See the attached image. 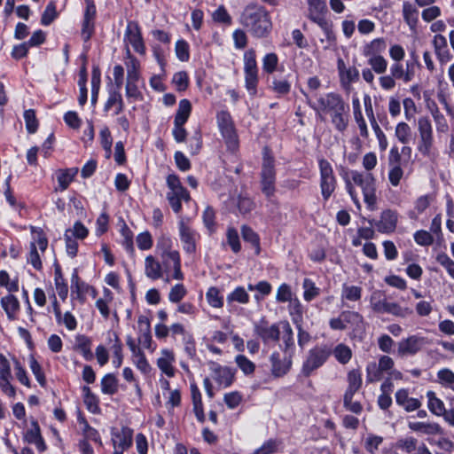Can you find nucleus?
Wrapping results in <instances>:
<instances>
[{
	"mask_svg": "<svg viewBox=\"0 0 454 454\" xmlns=\"http://www.w3.org/2000/svg\"><path fill=\"white\" fill-rule=\"evenodd\" d=\"M309 106L317 113L329 114L331 122L340 132L347 129L349 121V106L342 96L336 92H328L320 96L317 103L308 101Z\"/></svg>",
	"mask_w": 454,
	"mask_h": 454,
	"instance_id": "1",
	"label": "nucleus"
},
{
	"mask_svg": "<svg viewBox=\"0 0 454 454\" xmlns=\"http://www.w3.org/2000/svg\"><path fill=\"white\" fill-rule=\"evenodd\" d=\"M172 238L161 233L156 241L155 254L160 259V263L165 270V282L169 283L170 278L183 280L184 275L182 271L181 256L178 250L173 248Z\"/></svg>",
	"mask_w": 454,
	"mask_h": 454,
	"instance_id": "2",
	"label": "nucleus"
},
{
	"mask_svg": "<svg viewBox=\"0 0 454 454\" xmlns=\"http://www.w3.org/2000/svg\"><path fill=\"white\" fill-rule=\"evenodd\" d=\"M351 180L348 174L343 176V179L346 185V190L350 195L353 202L356 207H360L359 200L357 193L353 186L352 182L362 189L364 195V201L367 205L370 210H374L376 207L377 197H376V184L375 178L371 173L363 174L358 171L353 170L350 172Z\"/></svg>",
	"mask_w": 454,
	"mask_h": 454,
	"instance_id": "3",
	"label": "nucleus"
},
{
	"mask_svg": "<svg viewBox=\"0 0 454 454\" xmlns=\"http://www.w3.org/2000/svg\"><path fill=\"white\" fill-rule=\"evenodd\" d=\"M239 22L255 37H264L271 30V20L269 12L256 4L247 5L242 12Z\"/></svg>",
	"mask_w": 454,
	"mask_h": 454,
	"instance_id": "4",
	"label": "nucleus"
},
{
	"mask_svg": "<svg viewBox=\"0 0 454 454\" xmlns=\"http://www.w3.org/2000/svg\"><path fill=\"white\" fill-rule=\"evenodd\" d=\"M260 184L262 193L268 198L274 196L276 192V168L275 158L269 147L262 150V170Z\"/></svg>",
	"mask_w": 454,
	"mask_h": 454,
	"instance_id": "5",
	"label": "nucleus"
},
{
	"mask_svg": "<svg viewBox=\"0 0 454 454\" xmlns=\"http://www.w3.org/2000/svg\"><path fill=\"white\" fill-rule=\"evenodd\" d=\"M385 376L401 380L403 374L394 368V361L387 356H381L379 362H370L366 365V382L374 383L381 380Z\"/></svg>",
	"mask_w": 454,
	"mask_h": 454,
	"instance_id": "6",
	"label": "nucleus"
},
{
	"mask_svg": "<svg viewBox=\"0 0 454 454\" xmlns=\"http://www.w3.org/2000/svg\"><path fill=\"white\" fill-rule=\"evenodd\" d=\"M294 349V342H283L279 344L278 350H275L271 354V373L273 376L282 377L289 372Z\"/></svg>",
	"mask_w": 454,
	"mask_h": 454,
	"instance_id": "7",
	"label": "nucleus"
},
{
	"mask_svg": "<svg viewBox=\"0 0 454 454\" xmlns=\"http://www.w3.org/2000/svg\"><path fill=\"white\" fill-rule=\"evenodd\" d=\"M258 336L264 340H292L293 330L287 321H279L273 325H269L267 321L262 320L255 326Z\"/></svg>",
	"mask_w": 454,
	"mask_h": 454,
	"instance_id": "8",
	"label": "nucleus"
},
{
	"mask_svg": "<svg viewBox=\"0 0 454 454\" xmlns=\"http://www.w3.org/2000/svg\"><path fill=\"white\" fill-rule=\"evenodd\" d=\"M419 139L417 143L418 152L424 157H430L434 149V131L430 119L427 116H420L417 121Z\"/></svg>",
	"mask_w": 454,
	"mask_h": 454,
	"instance_id": "9",
	"label": "nucleus"
},
{
	"mask_svg": "<svg viewBox=\"0 0 454 454\" xmlns=\"http://www.w3.org/2000/svg\"><path fill=\"white\" fill-rule=\"evenodd\" d=\"M33 241L29 244V253L27 257V263H30L36 270L43 269L41 257L48 247V239L41 228L32 227Z\"/></svg>",
	"mask_w": 454,
	"mask_h": 454,
	"instance_id": "10",
	"label": "nucleus"
},
{
	"mask_svg": "<svg viewBox=\"0 0 454 454\" xmlns=\"http://www.w3.org/2000/svg\"><path fill=\"white\" fill-rule=\"evenodd\" d=\"M245 87L251 97L257 94L259 83V70L256 62L255 51L248 49L244 53Z\"/></svg>",
	"mask_w": 454,
	"mask_h": 454,
	"instance_id": "11",
	"label": "nucleus"
},
{
	"mask_svg": "<svg viewBox=\"0 0 454 454\" xmlns=\"http://www.w3.org/2000/svg\"><path fill=\"white\" fill-rule=\"evenodd\" d=\"M420 67L419 56L415 51L410 53V58L403 64L402 61L393 62L390 65V74L403 83L411 82L416 74V70Z\"/></svg>",
	"mask_w": 454,
	"mask_h": 454,
	"instance_id": "12",
	"label": "nucleus"
},
{
	"mask_svg": "<svg viewBox=\"0 0 454 454\" xmlns=\"http://www.w3.org/2000/svg\"><path fill=\"white\" fill-rule=\"evenodd\" d=\"M318 168L321 194L325 200H328L336 189L337 179L333 167L327 160L320 158L318 160Z\"/></svg>",
	"mask_w": 454,
	"mask_h": 454,
	"instance_id": "13",
	"label": "nucleus"
},
{
	"mask_svg": "<svg viewBox=\"0 0 454 454\" xmlns=\"http://www.w3.org/2000/svg\"><path fill=\"white\" fill-rule=\"evenodd\" d=\"M216 120L227 146L234 151L238 147V136L230 113L227 111L219 112L216 115Z\"/></svg>",
	"mask_w": 454,
	"mask_h": 454,
	"instance_id": "14",
	"label": "nucleus"
},
{
	"mask_svg": "<svg viewBox=\"0 0 454 454\" xmlns=\"http://www.w3.org/2000/svg\"><path fill=\"white\" fill-rule=\"evenodd\" d=\"M123 40L126 43V48L129 47V45H131L137 53L139 55H145L146 47L142 36L141 28L137 22H128Z\"/></svg>",
	"mask_w": 454,
	"mask_h": 454,
	"instance_id": "15",
	"label": "nucleus"
},
{
	"mask_svg": "<svg viewBox=\"0 0 454 454\" xmlns=\"http://www.w3.org/2000/svg\"><path fill=\"white\" fill-rule=\"evenodd\" d=\"M388 165V180L393 186H398L404 174L403 167L405 166V160L401 158L396 146H393L389 151Z\"/></svg>",
	"mask_w": 454,
	"mask_h": 454,
	"instance_id": "16",
	"label": "nucleus"
},
{
	"mask_svg": "<svg viewBox=\"0 0 454 454\" xmlns=\"http://www.w3.org/2000/svg\"><path fill=\"white\" fill-rule=\"evenodd\" d=\"M178 231L184 251L186 254H194L197 250V242L200 239L199 232L192 229L184 219L178 223Z\"/></svg>",
	"mask_w": 454,
	"mask_h": 454,
	"instance_id": "17",
	"label": "nucleus"
},
{
	"mask_svg": "<svg viewBox=\"0 0 454 454\" xmlns=\"http://www.w3.org/2000/svg\"><path fill=\"white\" fill-rule=\"evenodd\" d=\"M113 454H123L132 445L133 430L128 427L112 430Z\"/></svg>",
	"mask_w": 454,
	"mask_h": 454,
	"instance_id": "18",
	"label": "nucleus"
},
{
	"mask_svg": "<svg viewBox=\"0 0 454 454\" xmlns=\"http://www.w3.org/2000/svg\"><path fill=\"white\" fill-rule=\"evenodd\" d=\"M398 214L396 211L386 209L381 212L379 220H368L371 226H374L380 233H392L396 228Z\"/></svg>",
	"mask_w": 454,
	"mask_h": 454,
	"instance_id": "19",
	"label": "nucleus"
},
{
	"mask_svg": "<svg viewBox=\"0 0 454 454\" xmlns=\"http://www.w3.org/2000/svg\"><path fill=\"white\" fill-rule=\"evenodd\" d=\"M329 356V350L324 348L311 349L303 363L302 373L309 376L313 371L322 366Z\"/></svg>",
	"mask_w": 454,
	"mask_h": 454,
	"instance_id": "20",
	"label": "nucleus"
},
{
	"mask_svg": "<svg viewBox=\"0 0 454 454\" xmlns=\"http://www.w3.org/2000/svg\"><path fill=\"white\" fill-rule=\"evenodd\" d=\"M210 370L213 380L220 387H229L233 383L235 379L234 369L228 366H223L216 363H212L210 364Z\"/></svg>",
	"mask_w": 454,
	"mask_h": 454,
	"instance_id": "21",
	"label": "nucleus"
},
{
	"mask_svg": "<svg viewBox=\"0 0 454 454\" xmlns=\"http://www.w3.org/2000/svg\"><path fill=\"white\" fill-rule=\"evenodd\" d=\"M337 69L341 87L349 91L351 84L359 80L358 69L356 67H347L342 59L337 60Z\"/></svg>",
	"mask_w": 454,
	"mask_h": 454,
	"instance_id": "22",
	"label": "nucleus"
},
{
	"mask_svg": "<svg viewBox=\"0 0 454 454\" xmlns=\"http://www.w3.org/2000/svg\"><path fill=\"white\" fill-rule=\"evenodd\" d=\"M12 379L11 366L4 356L0 354V388L9 397L16 395L15 387L12 385Z\"/></svg>",
	"mask_w": 454,
	"mask_h": 454,
	"instance_id": "23",
	"label": "nucleus"
},
{
	"mask_svg": "<svg viewBox=\"0 0 454 454\" xmlns=\"http://www.w3.org/2000/svg\"><path fill=\"white\" fill-rule=\"evenodd\" d=\"M24 441L29 444H34L40 452H43L47 449L41 434L39 425L35 419L31 420V427L24 434Z\"/></svg>",
	"mask_w": 454,
	"mask_h": 454,
	"instance_id": "24",
	"label": "nucleus"
},
{
	"mask_svg": "<svg viewBox=\"0 0 454 454\" xmlns=\"http://www.w3.org/2000/svg\"><path fill=\"white\" fill-rule=\"evenodd\" d=\"M145 275L151 280H158L165 275L162 264L152 254L145 258Z\"/></svg>",
	"mask_w": 454,
	"mask_h": 454,
	"instance_id": "25",
	"label": "nucleus"
},
{
	"mask_svg": "<svg viewBox=\"0 0 454 454\" xmlns=\"http://www.w3.org/2000/svg\"><path fill=\"white\" fill-rule=\"evenodd\" d=\"M408 427L413 432L427 435L443 434L442 427L436 422L409 421Z\"/></svg>",
	"mask_w": 454,
	"mask_h": 454,
	"instance_id": "26",
	"label": "nucleus"
},
{
	"mask_svg": "<svg viewBox=\"0 0 454 454\" xmlns=\"http://www.w3.org/2000/svg\"><path fill=\"white\" fill-rule=\"evenodd\" d=\"M124 64L127 68V81H139L140 62L132 55L129 47H127L125 51Z\"/></svg>",
	"mask_w": 454,
	"mask_h": 454,
	"instance_id": "27",
	"label": "nucleus"
},
{
	"mask_svg": "<svg viewBox=\"0 0 454 454\" xmlns=\"http://www.w3.org/2000/svg\"><path fill=\"white\" fill-rule=\"evenodd\" d=\"M396 403L403 408L407 412L414 411L421 406V402L418 398L409 396V392L405 388H401L395 393Z\"/></svg>",
	"mask_w": 454,
	"mask_h": 454,
	"instance_id": "28",
	"label": "nucleus"
},
{
	"mask_svg": "<svg viewBox=\"0 0 454 454\" xmlns=\"http://www.w3.org/2000/svg\"><path fill=\"white\" fill-rule=\"evenodd\" d=\"M434 52L441 64L448 63L451 60L452 55L449 51L446 37L442 35H435L433 39Z\"/></svg>",
	"mask_w": 454,
	"mask_h": 454,
	"instance_id": "29",
	"label": "nucleus"
},
{
	"mask_svg": "<svg viewBox=\"0 0 454 454\" xmlns=\"http://www.w3.org/2000/svg\"><path fill=\"white\" fill-rule=\"evenodd\" d=\"M132 352V360L137 368L146 374L151 371V366L141 351L140 342H128Z\"/></svg>",
	"mask_w": 454,
	"mask_h": 454,
	"instance_id": "30",
	"label": "nucleus"
},
{
	"mask_svg": "<svg viewBox=\"0 0 454 454\" xmlns=\"http://www.w3.org/2000/svg\"><path fill=\"white\" fill-rule=\"evenodd\" d=\"M91 287L86 284L85 282L82 281L79 275L77 269H74L72 277H71V293L72 295L74 294H76V299L83 301L85 298V295L88 294L89 290H90Z\"/></svg>",
	"mask_w": 454,
	"mask_h": 454,
	"instance_id": "31",
	"label": "nucleus"
},
{
	"mask_svg": "<svg viewBox=\"0 0 454 454\" xmlns=\"http://www.w3.org/2000/svg\"><path fill=\"white\" fill-rule=\"evenodd\" d=\"M308 18L312 22L325 18V14L327 12L325 0H308Z\"/></svg>",
	"mask_w": 454,
	"mask_h": 454,
	"instance_id": "32",
	"label": "nucleus"
},
{
	"mask_svg": "<svg viewBox=\"0 0 454 454\" xmlns=\"http://www.w3.org/2000/svg\"><path fill=\"white\" fill-rule=\"evenodd\" d=\"M352 107L354 119L357 123L360 136L363 137H367L369 135L367 125L363 116L360 100L356 96H354L352 98Z\"/></svg>",
	"mask_w": 454,
	"mask_h": 454,
	"instance_id": "33",
	"label": "nucleus"
},
{
	"mask_svg": "<svg viewBox=\"0 0 454 454\" xmlns=\"http://www.w3.org/2000/svg\"><path fill=\"white\" fill-rule=\"evenodd\" d=\"M167 200L176 214H179L182 211V201H189L191 196L188 191L183 192H168Z\"/></svg>",
	"mask_w": 454,
	"mask_h": 454,
	"instance_id": "34",
	"label": "nucleus"
},
{
	"mask_svg": "<svg viewBox=\"0 0 454 454\" xmlns=\"http://www.w3.org/2000/svg\"><path fill=\"white\" fill-rule=\"evenodd\" d=\"M403 17L411 30H415L419 22V10L410 2L403 3Z\"/></svg>",
	"mask_w": 454,
	"mask_h": 454,
	"instance_id": "35",
	"label": "nucleus"
},
{
	"mask_svg": "<svg viewBox=\"0 0 454 454\" xmlns=\"http://www.w3.org/2000/svg\"><path fill=\"white\" fill-rule=\"evenodd\" d=\"M314 23H316L322 29L325 35L326 45L325 46V49H329L335 46L336 35L333 29V22L328 20L326 18H323L321 20H317Z\"/></svg>",
	"mask_w": 454,
	"mask_h": 454,
	"instance_id": "36",
	"label": "nucleus"
},
{
	"mask_svg": "<svg viewBox=\"0 0 454 454\" xmlns=\"http://www.w3.org/2000/svg\"><path fill=\"white\" fill-rule=\"evenodd\" d=\"M115 106V114H121L124 110V102L121 92L117 90H110L108 92V98L105 103L104 111L108 112Z\"/></svg>",
	"mask_w": 454,
	"mask_h": 454,
	"instance_id": "37",
	"label": "nucleus"
},
{
	"mask_svg": "<svg viewBox=\"0 0 454 454\" xmlns=\"http://www.w3.org/2000/svg\"><path fill=\"white\" fill-rule=\"evenodd\" d=\"M387 43L383 38H376L364 45L363 54L364 57L380 56L385 51Z\"/></svg>",
	"mask_w": 454,
	"mask_h": 454,
	"instance_id": "38",
	"label": "nucleus"
},
{
	"mask_svg": "<svg viewBox=\"0 0 454 454\" xmlns=\"http://www.w3.org/2000/svg\"><path fill=\"white\" fill-rule=\"evenodd\" d=\"M174 360L175 358L173 353L169 350L164 349L161 352V356L158 358L157 361L159 368L168 377H172L175 374V371L172 365Z\"/></svg>",
	"mask_w": 454,
	"mask_h": 454,
	"instance_id": "39",
	"label": "nucleus"
},
{
	"mask_svg": "<svg viewBox=\"0 0 454 454\" xmlns=\"http://www.w3.org/2000/svg\"><path fill=\"white\" fill-rule=\"evenodd\" d=\"M426 396L427 398V408L430 412L437 417H441V414L446 409L443 401L438 398L435 392L432 390L427 391Z\"/></svg>",
	"mask_w": 454,
	"mask_h": 454,
	"instance_id": "40",
	"label": "nucleus"
},
{
	"mask_svg": "<svg viewBox=\"0 0 454 454\" xmlns=\"http://www.w3.org/2000/svg\"><path fill=\"white\" fill-rule=\"evenodd\" d=\"M348 387L345 394H356L362 387V373L358 369L350 370L347 375Z\"/></svg>",
	"mask_w": 454,
	"mask_h": 454,
	"instance_id": "41",
	"label": "nucleus"
},
{
	"mask_svg": "<svg viewBox=\"0 0 454 454\" xmlns=\"http://www.w3.org/2000/svg\"><path fill=\"white\" fill-rule=\"evenodd\" d=\"M241 236L245 242L250 243L254 248L255 254H259L261 252L260 237L259 235L248 225L241 226Z\"/></svg>",
	"mask_w": 454,
	"mask_h": 454,
	"instance_id": "42",
	"label": "nucleus"
},
{
	"mask_svg": "<svg viewBox=\"0 0 454 454\" xmlns=\"http://www.w3.org/2000/svg\"><path fill=\"white\" fill-rule=\"evenodd\" d=\"M192 112V104L190 100L184 98L178 104V108L175 115L174 121L176 124H185Z\"/></svg>",
	"mask_w": 454,
	"mask_h": 454,
	"instance_id": "43",
	"label": "nucleus"
},
{
	"mask_svg": "<svg viewBox=\"0 0 454 454\" xmlns=\"http://www.w3.org/2000/svg\"><path fill=\"white\" fill-rule=\"evenodd\" d=\"M1 305L10 318L14 317L20 309V302L13 294L3 297L1 299Z\"/></svg>",
	"mask_w": 454,
	"mask_h": 454,
	"instance_id": "44",
	"label": "nucleus"
},
{
	"mask_svg": "<svg viewBox=\"0 0 454 454\" xmlns=\"http://www.w3.org/2000/svg\"><path fill=\"white\" fill-rule=\"evenodd\" d=\"M53 307H54V313H55L58 320L59 322H62L68 330H74L76 327L75 317L70 312H66L62 317L61 311H60V309H59V306L58 304L56 298H54Z\"/></svg>",
	"mask_w": 454,
	"mask_h": 454,
	"instance_id": "45",
	"label": "nucleus"
},
{
	"mask_svg": "<svg viewBox=\"0 0 454 454\" xmlns=\"http://www.w3.org/2000/svg\"><path fill=\"white\" fill-rule=\"evenodd\" d=\"M437 382L445 388H450L454 391V372L448 369L442 368L437 372Z\"/></svg>",
	"mask_w": 454,
	"mask_h": 454,
	"instance_id": "46",
	"label": "nucleus"
},
{
	"mask_svg": "<svg viewBox=\"0 0 454 454\" xmlns=\"http://www.w3.org/2000/svg\"><path fill=\"white\" fill-rule=\"evenodd\" d=\"M270 88L278 97L287 95L291 90V83L286 78H273Z\"/></svg>",
	"mask_w": 454,
	"mask_h": 454,
	"instance_id": "47",
	"label": "nucleus"
},
{
	"mask_svg": "<svg viewBox=\"0 0 454 454\" xmlns=\"http://www.w3.org/2000/svg\"><path fill=\"white\" fill-rule=\"evenodd\" d=\"M387 300L380 291H374L370 298V304L373 311L377 313H384Z\"/></svg>",
	"mask_w": 454,
	"mask_h": 454,
	"instance_id": "48",
	"label": "nucleus"
},
{
	"mask_svg": "<svg viewBox=\"0 0 454 454\" xmlns=\"http://www.w3.org/2000/svg\"><path fill=\"white\" fill-rule=\"evenodd\" d=\"M395 135L399 142L407 145L411 140L412 131L406 122L401 121L395 126Z\"/></svg>",
	"mask_w": 454,
	"mask_h": 454,
	"instance_id": "49",
	"label": "nucleus"
},
{
	"mask_svg": "<svg viewBox=\"0 0 454 454\" xmlns=\"http://www.w3.org/2000/svg\"><path fill=\"white\" fill-rule=\"evenodd\" d=\"M77 172V168H68L58 173L57 179L61 191L67 189Z\"/></svg>",
	"mask_w": 454,
	"mask_h": 454,
	"instance_id": "50",
	"label": "nucleus"
},
{
	"mask_svg": "<svg viewBox=\"0 0 454 454\" xmlns=\"http://www.w3.org/2000/svg\"><path fill=\"white\" fill-rule=\"evenodd\" d=\"M101 390L104 394L114 395L118 390V381L114 374H106L101 380Z\"/></svg>",
	"mask_w": 454,
	"mask_h": 454,
	"instance_id": "51",
	"label": "nucleus"
},
{
	"mask_svg": "<svg viewBox=\"0 0 454 454\" xmlns=\"http://www.w3.org/2000/svg\"><path fill=\"white\" fill-rule=\"evenodd\" d=\"M384 313L390 314L395 317H406L412 314V310L407 307H402L396 302L387 301L384 309Z\"/></svg>",
	"mask_w": 454,
	"mask_h": 454,
	"instance_id": "52",
	"label": "nucleus"
},
{
	"mask_svg": "<svg viewBox=\"0 0 454 454\" xmlns=\"http://www.w3.org/2000/svg\"><path fill=\"white\" fill-rule=\"evenodd\" d=\"M384 313L390 314L395 317H406L412 314V310L407 307H402L396 302L387 301L384 309Z\"/></svg>",
	"mask_w": 454,
	"mask_h": 454,
	"instance_id": "53",
	"label": "nucleus"
},
{
	"mask_svg": "<svg viewBox=\"0 0 454 454\" xmlns=\"http://www.w3.org/2000/svg\"><path fill=\"white\" fill-rule=\"evenodd\" d=\"M367 62L376 74H382L387 71V61L382 55L369 57Z\"/></svg>",
	"mask_w": 454,
	"mask_h": 454,
	"instance_id": "54",
	"label": "nucleus"
},
{
	"mask_svg": "<svg viewBox=\"0 0 454 454\" xmlns=\"http://www.w3.org/2000/svg\"><path fill=\"white\" fill-rule=\"evenodd\" d=\"M55 287L58 293V295L60 299L65 300L67 297L68 294V286L65 282L64 278L62 277L59 267H57L55 270Z\"/></svg>",
	"mask_w": 454,
	"mask_h": 454,
	"instance_id": "55",
	"label": "nucleus"
},
{
	"mask_svg": "<svg viewBox=\"0 0 454 454\" xmlns=\"http://www.w3.org/2000/svg\"><path fill=\"white\" fill-rule=\"evenodd\" d=\"M397 356L406 357L416 354L419 350L418 342H396Z\"/></svg>",
	"mask_w": 454,
	"mask_h": 454,
	"instance_id": "56",
	"label": "nucleus"
},
{
	"mask_svg": "<svg viewBox=\"0 0 454 454\" xmlns=\"http://www.w3.org/2000/svg\"><path fill=\"white\" fill-rule=\"evenodd\" d=\"M227 301L229 303L237 301L241 304H247L249 302V294L243 286H238L228 294Z\"/></svg>",
	"mask_w": 454,
	"mask_h": 454,
	"instance_id": "57",
	"label": "nucleus"
},
{
	"mask_svg": "<svg viewBox=\"0 0 454 454\" xmlns=\"http://www.w3.org/2000/svg\"><path fill=\"white\" fill-rule=\"evenodd\" d=\"M206 298L208 304L213 308H222L223 306V297L221 295L220 291L216 287L208 288L206 293Z\"/></svg>",
	"mask_w": 454,
	"mask_h": 454,
	"instance_id": "58",
	"label": "nucleus"
},
{
	"mask_svg": "<svg viewBox=\"0 0 454 454\" xmlns=\"http://www.w3.org/2000/svg\"><path fill=\"white\" fill-rule=\"evenodd\" d=\"M278 65V57L276 53H267L262 59V70L268 74H273Z\"/></svg>",
	"mask_w": 454,
	"mask_h": 454,
	"instance_id": "59",
	"label": "nucleus"
},
{
	"mask_svg": "<svg viewBox=\"0 0 454 454\" xmlns=\"http://www.w3.org/2000/svg\"><path fill=\"white\" fill-rule=\"evenodd\" d=\"M227 243L231 251L238 254L241 250V244L238 231L234 227H228L226 231Z\"/></svg>",
	"mask_w": 454,
	"mask_h": 454,
	"instance_id": "60",
	"label": "nucleus"
},
{
	"mask_svg": "<svg viewBox=\"0 0 454 454\" xmlns=\"http://www.w3.org/2000/svg\"><path fill=\"white\" fill-rule=\"evenodd\" d=\"M302 287L304 289L303 298L306 301H311L319 294V288L309 278L303 280Z\"/></svg>",
	"mask_w": 454,
	"mask_h": 454,
	"instance_id": "61",
	"label": "nucleus"
},
{
	"mask_svg": "<svg viewBox=\"0 0 454 454\" xmlns=\"http://www.w3.org/2000/svg\"><path fill=\"white\" fill-rule=\"evenodd\" d=\"M342 320L345 322L346 326L360 327L363 325L362 316L356 311H342Z\"/></svg>",
	"mask_w": 454,
	"mask_h": 454,
	"instance_id": "62",
	"label": "nucleus"
},
{
	"mask_svg": "<svg viewBox=\"0 0 454 454\" xmlns=\"http://www.w3.org/2000/svg\"><path fill=\"white\" fill-rule=\"evenodd\" d=\"M175 51L176 58L182 61L186 62L190 59V46L189 43L184 40L180 39L176 43Z\"/></svg>",
	"mask_w": 454,
	"mask_h": 454,
	"instance_id": "63",
	"label": "nucleus"
},
{
	"mask_svg": "<svg viewBox=\"0 0 454 454\" xmlns=\"http://www.w3.org/2000/svg\"><path fill=\"white\" fill-rule=\"evenodd\" d=\"M362 288L356 286L343 285L341 297L348 301H356L361 299Z\"/></svg>",
	"mask_w": 454,
	"mask_h": 454,
	"instance_id": "64",
	"label": "nucleus"
}]
</instances>
